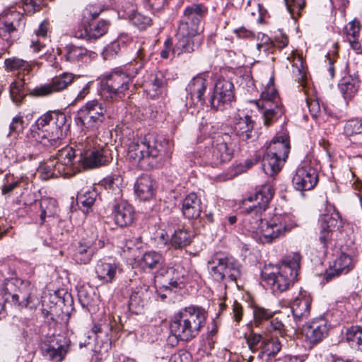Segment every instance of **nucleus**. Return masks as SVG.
Wrapping results in <instances>:
<instances>
[{
    "mask_svg": "<svg viewBox=\"0 0 362 362\" xmlns=\"http://www.w3.org/2000/svg\"><path fill=\"white\" fill-rule=\"evenodd\" d=\"M274 194V188L270 182L257 189L254 199L257 205L250 207L244 219V226L251 233L257 242L269 244L283 237L287 232L298 226L294 218L289 214L275 215L269 221L262 217V211H265Z\"/></svg>",
    "mask_w": 362,
    "mask_h": 362,
    "instance_id": "obj_1",
    "label": "nucleus"
},
{
    "mask_svg": "<svg viewBox=\"0 0 362 362\" xmlns=\"http://www.w3.org/2000/svg\"><path fill=\"white\" fill-rule=\"evenodd\" d=\"M74 152V161L77 164L76 173L80 167L92 169L107 164L112 160L111 151L106 145L98 144L94 133L81 132L74 139L70 147Z\"/></svg>",
    "mask_w": 362,
    "mask_h": 362,
    "instance_id": "obj_2",
    "label": "nucleus"
},
{
    "mask_svg": "<svg viewBox=\"0 0 362 362\" xmlns=\"http://www.w3.org/2000/svg\"><path fill=\"white\" fill-rule=\"evenodd\" d=\"M68 127L64 113L49 111L40 117L32 126L31 139L38 146L56 148L64 137Z\"/></svg>",
    "mask_w": 362,
    "mask_h": 362,
    "instance_id": "obj_3",
    "label": "nucleus"
},
{
    "mask_svg": "<svg viewBox=\"0 0 362 362\" xmlns=\"http://www.w3.org/2000/svg\"><path fill=\"white\" fill-rule=\"evenodd\" d=\"M168 147V144L164 139L145 138L144 141L129 144L127 157L134 165L148 170L170 158L171 152Z\"/></svg>",
    "mask_w": 362,
    "mask_h": 362,
    "instance_id": "obj_4",
    "label": "nucleus"
},
{
    "mask_svg": "<svg viewBox=\"0 0 362 362\" xmlns=\"http://www.w3.org/2000/svg\"><path fill=\"white\" fill-rule=\"evenodd\" d=\"M206 312L200 306L190 305L175 314L170 325V332L176 339L188 341L195 338L204 327Z\"/></svg>",
    "mask_w": 362,
    "mask_h": 362,
    "instance_id": "obj_5",
    "label": "nucleus"
},
{
    "mask_svg": "<svg viewBox=\"0 0 362 362\" xmlns=\"http://www.w3.org/2000/svg\"><path fill=\"white\" fill-rule=\"evenodd\" d=\"M300 260L301 256L298 252L288 255L285 257L280 266H266L262 271V278L274 292H284L296 279Z\"/></svg>",
    "mask_w": 362,
    "mask_h": 362,
    "instance_id": "obj_6",
    "label": "nucleus"
},
{
    "mask_svg": "<svg viewBox=\"0 0 362 362\" xmlns=\"http://www.w3.org/2000/svg\"><path fill=\"white\" fill-rule=\"evenodd\" d=\"M142 66V63H140L134 71H132L129 68L127 71L117 69L106 74L101 90L102 97L107 100H117L124 98L133 82V78Z\"/></svg>",
    "mask_w": 362,
    "mask_h": 362,
    "instance_id": "obj_7",
    "label": "nucleus"
},
{
    "mask_svg": "<svg viewBox=\"0 0 362 362\" xmlns=\"http://www.w3.org/2000/svg\"><path fill=\"white\" fill-rule=\"evenodd\" d=\"M290 151L288 138L281 135L275 136L267 147L262 158V170L269 176L278 173L282 168Z\"/></svg>",
    "mask_w": 362,
    "mask_h": 362,
    "instance_id": "obj_8",
    "label": "nucleus"
},
{
    "mask_svg": "<svg viewBox=\"0 0 362 362\" xmlns=\"http://www.w3.org/2000/svg\"><path fill=\"white\" fill-rule=\"evenodd\" d=\"M233 151L232 136L223 133L214 138L211 146L206 147L200 156L205 164L214 167L230 160Z\"/></svg>",
    "mask_w": 362,
    "mask_h": 362,
    "instance_id": "obj_9",
    "label": "nucleus"
},
{
    "mask_svg": "<svg viewBox=\"0 0 362 362\" xmlns=\"http://www.w3.org/2000/svg\"><path fill=\"white\" fill-rule=\"evenodd\" d=\"M262 115L264 124L270 126L281 117L284 112V107L274 86V79L270 78L269 83L261 94V98L256 102Z\"/></svg>",
    "mask_w": 362,
    "mask_h": 362,
    "instance_id": "obj_10",
    "label": "nucleus"
},
{
    "mask_svg": "<svg viewBox=\"0 0 362 362\" xmlns=\"http://www.w3.org/2000/svg\"><path fill=\"white\" fill-rule=\"evenodd\" d=\"M55 163L49 162L40 167L43 179L62 176L71 177L76 174L77 164L74 161V152L71 148H64L59 151Z\"/></svg>",
    "mask_w": 362,
    "mask_h": 362,
    "instance_id": "obj_11",
    "label": "nucleus"
},
{
    "mask_svg": "<svg viewBox=\"0 0 362 362\" xmlns=\"http://www.w3.org/2000/svg\"><path fill=\"white\" fill-rule=\"evenodd\" d=\"M107 107L103 103L97 100L88 101L78 111L76 118L83 127L81 132L94 133L96 136V131L104 122Z\"/></svg>",
    "mask_w": 362,
    "mask_h": 362,
    "instance_id": "obj_12",
    "label": "nucleus"
},
{
    "mask_svg": "<svg viewBox=\"0 0 362 362\" xmlns=\"http://www.w3.org/2000/svg\"><path fill=\"white\" fill-rule=\"evenodd\" d=\"M207 11V8L202 4H193L187 6L180 20L177 33L200 35L203 31L202 21Z\"/></svg>",
    "mask_w": 362,
    "mask_h": 362,
    "instance_id": "obj_13",
    "label": "nucleus"
},
{
    "mask_svg": "<svg viewBox=\"0 0 362 362\" xmlns=\"http://www.w3.org/2000/svg\"><path fill=\"white\" fill-rule=\"evenodd\" d=\"M210 274L214 280L221 281L224 279L236 281L240 276V265L232 257L218 256L208 262Z\"/></svg>",
    "mask_w": 362,
    "mask_h": 362,
    "instance_id": "obj_14",
    "label": "nucleus"
},
{
    "mask_svg": "<svg viewBox=\"0 0 362 362\" xmlns=\"http://www.w3.org/2000/svg\"><path fill=\"white\" fill-rule=\"evenodd\" d=\"M25 25V18L20 13L11 11L0 16V38L6 42L2 49L8 48L18 38Z\"/></svg>",
    "mask_w": 362,
    "mask_h": 362,
    "instance_id": "obj_15",
    "label": "nucleus"
},
{
    "mask_svg": "<svg viewBox=\"0 0 362 362\" xmlns=\"http://www.w3.org/2000/svg\"><path fill=\"white\" fill-rule=\"evenodd\" d=\"M234 98V86L233 83L225 78H218L210 100L211 107L216 110H223Z\"/></svg>",
    "mask_w": 362,
    "mask_h": 362,
    "instance_id": "obj_16",
    "label": "nucleus"
},
{
    "mask_svg": "<svg viewBox=\"0 0 362 362\" xmlns=\"http://www.w3.org/2000/svg\"><path fill=\"white\" fill-rule=\"evenodd\" d=\"M74 78L71 73L64 72L54 77L49 83L28 90L32 96L46 97L66 89L74 81Z\"/></svg>",
    "mask_w": 362,
    "mask_h": 362,
    "instance_id": "obj_17",
    "label": "nucleus"
},
{
    "mask_svg": "<svg viewBox=\"0 0 362 362\" xmlns=\"http://www.w3.org/2000/svg\"><path fill=\"white\" fill-rule=\"evenodd\" d=\"M318 182L317 170L309 164L304 163L296 170L292 179L294 188L298 191L313 189Z\"/></svg>",
    "mask_w": 362,
    "mask_h": 362,
    "instance_id": "obj_18",
    "label": "nucleus"
},
{
    "mask_svg": "<svg viewBox=\"0 0 362 362\" xmlns=\"http://www.w3.org/2000/svg\"><path fill=\"white\" fill-rule=\"evenodd\" d=\"M329 328L325 318H314L303 325L302 333L310 344L315 345L327 336Z\"/></svg>",
    "mask_w": 362,
    "mask_h": 362,
    "instance_id": "obj_19",
    "label": "nucleus"
},
{
    "mask_svg": "<svg viewBox=\"0 0 362 362\" xmlns=\"http://www.w3.org/2000/svg\"><path fill=\"white\" fill-rule=\"evenodd\" d=\"M341 219L337 212L322 214L319 219L318 236L324 248L331 243L333 233L341 226Z\"/></svg>",
    "mask_w": 362,
    "mask_h": 362,
    "instance_id": "obj_20",
    "label": "nucleus"
},
{
    "mask_svg": "<svg viewBox=\"0 0 362 362\" xmlns=\"http://www.w3.org/2000/svg\"><path fill=\"white\" fill-rule=\"evenodd\" d=\"M111 216L117 226L123 228L133 223L134 209L127 201L115 198L111 204Z\"/></svg>",
    "mask_w": 362,
    "mask_h": 362,
    "instance_id": "obj_21",
    "label": "nucleus"
},
{
    "mask_svg": "<svg viewBox=\"0 0 362 362\" xmlns=\"http://www.w3.org/2000/svg\"><path fill=\"white\" fill-rule=\"evenodd\" d=\"M71 341L65 336L58 335L54 337L49 344L42 346L43 355L54 362L62 361L68 353Z\"/></svg>",
    "mask_w": 362,
    "mask_h": 362,
    "instance_id": "obj_22",
    "label": "nucleus"
},
{
    "mask_svg": "<svg viewBox=\"0 0 362 362\" xmlns=\"http://www.w3.org/2000/svg\"><path fill=\"white\" fill-rule=\"evenodd\" d=\"M255 122L251 116L244 113H237L233 117V130L236 136L243 141H254L256 132L254 129Z\"/></svg>",
    "mask_w": 362,
    "mask_h": 362,
    "instance_id": "obj_23",
    "label": "nucleus"
},
{
    "mask_svg": "<svg viewBox=\"0 0 362 362\" xmlns=\"http://www.w3.org/2000/svg\"><path fill=\"white\" fill-rule=\"evenodd\" d=\"M312 298L305 291H300L291 305V312L296 323L307 320L310 315Z\"/></svg>",
    "mask_w": 362,
    "mask_h": 362,
    "instance_id": "obj_24",
    "label": "nucleus"
},
{
    "mask_svg": "<svg viewBox=\"0 0 362 362\" xmlns=\"http://www.w3.org/2000/svg\"><path fill=\"white\" fill-rule=\"evenodd\" d=\"M15 149L6 148L4 153L9 160H17L18 159H35L40 154L41 150L33 148V144L25 141H18L15 143Z\"/></svg>",
    "mask_w": 362,
    "mask_h": 362,
    "instance_id": "obj_25",
    "label": "nucleus"
},
{
    "mask_svg": "<svg viewBox=\"0 0 362 362\" xmlns=\"http://www.w3.org/2000/svg\"><path fill=\"white\" fill-rule=\"evenodd\" d=\"M177 42L173 49V54L180 55L182 53H192L199 49L202 38L199 34H176Z\"/></svg>",
    "mask_w": 362,
    "mask_h": 362,
    "instance_id": "obj_26",
    "label": "nucleus"
},
{
    "mask_svg": "<svg viewBox=\"0 0 362 362\" xmlns=\"http://www.w3.org/2000/svg\"><path fill=\"white\" fill-rule=\"evenodd\" d=\"M166 83L165 74L160 71H155L148 74L144 81V86L147 94L155 98L163 93Z\"/></svg>",
    "mask_w": 362,
    "mask_h": 362,
    "instance_id": "obj_27",
    "label": "nucleus"
},
{
    "mask_svg": "<svg viewBox=\"0 0 362 362\" xmlns=\"http://www.w3.org/2000/svg\"><path fill=\"white\" fill-rule=\"evenodd\" d=\"M95 271L97 277L104 283H112L119 271L118 265L111 259H102L98 261Z\"/></svg>",
    "mask_w": 362,
    "mask_h": 362,
    "instance_id": "obj_28",
    "label": "nucleus"
},
{
    "mask_svg": "<svg viewBox=\"0 0 362 362\" xmlns=\"http://www.w3.org/2000/svg\"><path fill=\"white\" fill-rule=\"evenodd\" d=\"M353 268L352 258L344 253H341L333 262V264L327 269L325 273L326 280L347 274Z\"/></svg>",
    "mask_w": 362,
    "mask_h": 362,
    "instance_id": "obj_29",
    "label": "nucleus"
},
{
    "mask_svg": "<svg viewBox=\"0 0 362 362\" xmlns=\"http://www.w3.org/2000/svg\"><path fill=\"white\" fill-rule=\"evenodd\" d=\"M209 84L208 74H199L192 78L189 82L186 90L192 99L204 103V95Z\"/></svg>",
    "mask_w": 362,
    "mask_h": 362,
    "instance_id": "obj_30",
    "label": "nucleus"
},
{
    "mask_svg": "<svg viewBox=\"0 0 362 362\" xmlns=\"http://www.w3.org/2000/svg\"><path fill=\"white\" fill-rule=\"evenodd\" d=\"M281 349V341L277 338L265 339L259 345L258 357L262 362H274Z\"/></svg>",
    "mask_w": 362,
    "mask_h": 362,
    "instance_id": "obj_31",
    "label": "nucleus"
},
{
    "mask_svg": "<svg viewBox=\"0 0 362 362\" xmlns=\"http://www.w3.org/2000/svg\"><path fill=\"white\" fill-rule=\"evenodd\" d=\"M25 286H28V281L20 279H10L3 283L1 291L4 295L8 296L5 297V300H8V296H11L12 301L16 304L20 302L19 293L24 291Z\"/></svg>",
    "mask_w": 362,
    "mask_h": 362,
    "instance_id": "obj_32",
    "label": "nucleus"
},
{
    "mask_svg": "<svg viewBox=\"0 0 362 362\" xmlns=\"http://www.w3.org/2000/svg\"><path fill=\"white\" fill-rule=\"evenodd\" d=\"M155 182L151 177L144 175L137 178L134 185L136 195L141 200H149L154 196Z\"/></svg>",
    "mask_w": 362,
    "mask_h": 362,
    "instance_id": "obj_33",
    "label": "nucleus"
},
{
    "mask_svg": "<svg viewBox=\"0 0 362 362\" xmlns=\"http://www.w3.org/2000/svg\"><path fill=\"white\" fill-rule=\"evenodd\" d=\"M19 72L16 79L10 86V95L12 100L18 104L25 97L27 94L26 86L30 83L31 79L30 75L23 76Z\"/></svg>",
    "mask_w": 362,
    "mask_h": 362,
    "instance_id": "obj_34",
    "label": "nucleus"
},
{
    "mask_svg": "<svg viewBox=\"0 0 362 362\" xmlns=\"http://www.w3.org/2000/svg\"><path fill=\"white\" fill-rule=\"evenodd\" d=\"M182 211L183 215L189 218H197L202 211L200 198L194 193H190L182 201Z\"/></svg>",
    "mask_w": 362,
    "mask_h": 362,
    "instance_id": "obj_35",
    "label": "nucleus"
},
{
    "mask_svg": "<svg viewBox=\"0 0 362 362\" xmlns=\"http://www.w3.org/2000/svg\"><path fill=\"white\" fill-rule=\"evenodd\" d=\"M150 293L148 288H136L129 297V310L136 314L141 313L144 305L147 303Z\"/></svg>",
    "mask_w": 362,
    "mask_h": 362,
    "instance_id": "obj_36",
    "label": "nucleus"
},
{
    "mask_svg": "<svg viewBox=\"0 0 362 362\" xmlns=\"http://www.w3.org/2000/svg\"><path fill=\"white\" fill-rule=\"evenodd\" d=\"M359 78L357 76H344L339 83V88L345 100L352 98L358 92Z\"/></svg>",
    "mask_w": 362,
    "mask_h": 362,
    "instance_id": "obj_37",
    "label": "nucleus"
},
{
    "mask_svg": "<svg viewBox=\"0 0 362 362\" xmlns=\"http://www.w3.org/2000/svg\"><path fill=\"white\" fill-rule=\"evenodd\" d=\"M344 30L346 40L349 41L351 47L356 52H359L361 50V44L358 41L361 30L359 21L354 19L350 21L348 25H346Z\"/></svg>",
    "mask_w": 362,
    "mask_h": 362,
    "instance_id": "obj_38",
    "label": "nucleus"
},
{
    "mask_svg": "<svg viewBox=\"0 0 362 362\" xmlns=\"http://www.w3.org/2000/svg\"><path fill=\"white\" fill-rule=\"evenodd\" d=\"M164 263V258L160 253L156 251L145 252L139 260V265L144 269H156L162 267Z\"/></svg>",
    "mask_w": 362,
    "mask_h": 362,
    "instance_id": "obj_39",
    "label": "nucleus"
},
{
    "mask_svg": "<svg viewBox=\"0 0 362 362\" xmlns=\"http://www.w3.org/2000/svg\"><path fill=\"white\" fill-rule=\"evenodd\" d=\"M21 293H19L18 305L30 308H35L40 303V299L37 295V289L28 282V286H25Z\"/></svg>",
    "mask_w": 362,
    "mask_h": 362,
    "instance_id": "obj_40",
    "label": "nucleus"
},
{
    "mask_svg": "<svg viewBox=\"0 0 362 362\" xmlns=\"http://www.w3.org/2000/svg\"><path fill=\"white\" fill-rule=\"evenodd\" d=\"M192 235L189 231L185 228L175 230L171 235L170 245L174 249H182L190 244Z\"/></svg>",
    "mask_w": 362,
    "mask_h": 362,
    "instance_id": "obj_41",
    "label": "nucleus"
},
{
    "mask_svg": "<svg viewBox=\"0 0 362 362\" xmlns=\"http://www.w3.org/2000/svg\"><path fill=\"white\" fill-rule=\"evenodd\" d=\"M98 196L97 192L89 187L83 189L78 193L76 202L83 211H88L94 204Z\"/></svg>",
    "mask_w": 362,
    "mask_h": 362,
    "instance_id": "obj_42",
    "label": "nucleus"
},
{
    "mask_svg": "<svg viewBox=\"0 0 362 362\" xmlns=\"http://www.w3.org/2000/svg\"><path fill=\"white\" fill-rule=\"evenodd\" d=\"M94 255V249L89 243H79L76 247L74 259L78 264H88Z\"/></svg>",
    "mask_w": 362,
    "mask_h": 362,
    "instance_id": "obj_43",
    "label": "nucleus"
},
{
    "mask_svg": "<svg viewBox=\"0 0 362 362\" xmlns=\"http://www.w3.org/2000/svg\"><path fill=\"white\" fill-rule=\"evenodd\" d=\"M346 338L352 347L362 351V327L355 325L348 328Z\"/></svg>",
    "mask_w": 362,
    "mask_h": 362,
    "instance_id": "obj_44",
    "label": "nucleus"
},
{
    "mask_svg": "<svg viewBox=\"0 0 362 362\" xmlns=\"http://www.w3.org/2000/svg\"><path fill=\"white\" fill-rule=\"evenodd\" d=\"M122 178L118 175L109 176L103 181V185L108 193L115 195V198L121 199Z\"/></svg>",
    "mask_w": 362,
    "mask_h": 362,
    "instance_id": "obj_45",
    "label": "nucleus"
},
{
    "mask_svg": "<svg viewBox=\"0 0 362 362\" xmlns=\"http://www.w3.org/2000/svg\"><path fill=\"white\" fill-rule=\"evenodd\" d=\"M292 73L296 78L303 86L307 75L303 60L301 56H294L292 60Z\"/></svg>",
    "mask_w": 362,
    "mask_h": 362,
    "instance_id": "obj_46",
    "label": "nucleus"
},
{
    "mask_svg": "<svg viewBox=\"0 0 362 362\" xmlns=\"http://www.w3.org/2000/svg\"><path fill=\"white\" fill-rule=\"evenodd\" d=\"M108 28V21H99L98 23L90 25L88 30H85L86 37L88 39H98L107 33Z\"/></svg>",
    "mask_w": 362,
    "mask_h": 362,
    "instance_id": "obj_47",
    "label": "nucleus"
},
{
    "mask_svg": "<svg viewBox=\"0 0 362 362\" xmlns=\"http://www.w3.org/2000/svg\"><path fill=\"white\" fill-rule=\"evenodd\" d=\"M66 61L74 63L83 60L87 56V49L83 47L69 45L65 47Z\"/></svg>",
    "mask_w": 362,
    "mask_h": 362,
    "instance_id": "obj_48",
    "label": "nucleus"
},
{
    "mask_svg": "<svg viewBox=\"0 0 362 362\" xmlns=\"http://www.w3.org/2000/svg\"><path fill=\"white\" fill-rule=\"evenodd\" d=\"M5 65L9 70L21 69L22 76L29 75L32 69L31 64L28 62L18 58L6 59Z\"/></svg>",
    "mask_w": 362,
    "mask_h": 362,
    "instance_id": "obj_49",
    "label": "nucleus"
},
{
    "mask_svg": "<svg viewBox=\"0 0 362 362\" xmlns=\"http://www.w3.org/2000/svg\"><path fill=\"white\" fill-rule=\"evenodd\" d=\"M344 134L346 136L362 134V120L358 118L347 120L344 126Z\"/></svg>",
    "mask_w": 362,
    "mask_h": 362,
    "instance_id": "obj_50",
    "label": "nucleus"
},
{
    "mask_svg": "<svg viewBox=\"0 0 362 362\" xmlns=\"http://www.w3.org/2000/svg\"><path fill=\"white\" fill-rule=\"evenodd\" d=\"M55 200L45 199L40 202L41 213L40 216V224H43L46 217H51L55 213Z\"/></svg>",
    "mask_w": 362,
    "mask_h": 362,
    "instance_id": "obj_51",
    "label": "nucleus"
},
{
    "mask_svg": "<svg viewBox=\"0 0 362 362\" xmlns=\"http://www.w3.org/2000/svg\"><path fill=\"white\" fill-rule=\"evenodd\" d=\"M275 311H272L263 307L256 306L253 309L254 320L257 325L265 320L272 318Z\"/></svg>",
    "mask_w": 362,
    "mask_h": 362,
    "instance_id": "obj_52",
    "label": "nucleus"
},
{
    "mask_svg": "<svg viewBox=\"0 0 362 362\" xmlns=\"http://www.w3.org/2000/svg\"><path fill=\"white\" fill-rule=\"evenodd\" d=\"M46 6L44 0H23V7L24 11L30 15L38 12Z\"/></svg>",
    "mask_w": 362,
    "mask_h": 362,
    "instance_id": "obj_53",
    "label": "nucleus"
},
{
    "mask_svg": "<svg viewBox=\"0 0 362 362\" xmlns=\"http://www.w3.org/2000/svg\"><path fill=\"white\" fill-rule=\"evenodd\" d=\"M288 12L293 18L300 15V11L305 6V0H285Z\"/></svg>",
    "mask_w": 362,
    "mask_h": 362,
    "instance_id": "obj_54",
    "label": "nucleus"
},
{
    "mask_svg": "<svg viewBox=\"0 0 362 362\" xmlns=\"http://www.w3.org/2000/svg\"><path fill=\"white\" fill-rule=\"evenodd\" d=\"M174 277L170 281L169 284L174 288L180 287L182 284L187 275L185 269L180 265L173 268Z\"/></svg>",
    "mask_w": 362,
    "mask_h": 362,
    "instance_id": "obj_55",
    "label": "nucleus"
},
{
    "mask_svg": "<svg viewBox=\"0 0 362 362\" xmlns=\"http://www.w3.org/2000/svg\"><path fill=\"white\" fill-rule=\"evenodd\" d=\"M130 21L139 29H144L151 24V19L141 13L135 12L131 15Z\"/></svg>",
    "mask_w": 362,
    "mask_h": 362,
    "instance_id": "obj_56",
    "label": "nucleus"
},
{
    "mask_svg": "<svg viewBox=\"0 0 362 362\" xmlns=\"http://www.w3.org/2000/svg\"><path fill=\"white\" fill-rule=\"evenodd\" d=\"M267 329L268 332H274L281 337L284 336L285 333L284 325L278 318L272 319Z\"/></svg>",
    "mask_w": 362,
    "mask_h": 362,
    "instance_id": "obj_57",
    "label": "nucleus"
},
{
    "mask_svg": "<svg viewBox=\"0 0 362 362\" xmlns=\"http://www.w3.org/2000/svg\"><path fill=\"white\" fill-rule=\"evenodd\" d=\"M263 340L261 334L252 332L247 337V343L252 352L259 350V345Z\"/></svg>",
    "mask_w": 362,
    "mask_h": 362,
    "instance_id": "obj_58",
    "label": "nucleus"
},
{
    "mask_svg": "<svg viewBox=\"0 0 362 362\" xmlns=\"http://www.w3.org/2000/svg\"><path fill=\"white\" fill-rule=\"evenodd\" d=\"M23 128L24 120L23 117L21 115H17L13 118L12 122L9 126V134H11L12 132H20L23 129Z\"/></svg>",
    "mask_w": 362,
    "mask_h": 362,
    "instance_id": "obj_59",
    "label": "nucleus"
},
{
    "mask_svg": "<svg viewBox=\"0 0 362 362\" xmlns=\"http://www.w3.org/2000/svg\"><path fill=\"white\" fill-rule=\"evenodd\" d=\"M169 362H191L190 354L186 351H181L173 355Z\"/></svg>",
    "mask_w": 362,
    "mask_h": 362,
    "instance_id": "obj_60",
    "label": "nucleus"
},
{
    "mask_svg": "<svg viewBox=\"0 0 362 362\" xmlns=\"http://www.w3.org/2000/svg\"><path fill=\"white\" fill-rule=\"evenodd\" d=\"M306 103L312 116L317 117L320 112V107L318 101L316 100H309L307 98Z\"/></svg>",
    "mask_w": 362,
    "mask_h": 362,
    "instance_id": "obj_61",
    "label": "nucleus"
},
{
    "mask_svg": "<svg viewBox=\"0 0 362 362\" xmlns=\"http://www.w3.org/2000/svg\"><path fill=\"white\" fill-rule=\"evenodd\" d=\"M49 21L47 20L43 21L39 25L37 30H36V37H45L49 30Z\"/></svg>",
    "mask_w": 362,
    "mask_h": 362,
    "instance_id": "obj_62",
    "label": "nucleus"
},
{
    "mask_svg": "<svg viewBox=\"0 0 362 362\" xmlns=\"http://www.w3.org/2000/svg\"><path fill=\"white\" fill-rule=\"evenodd\" d=\"M166 1L167 0H144V4H146L150 8L156 11L163 8L166 4Z\"/></svg>",
    "mask_w": 362,
    "mask_h": 362,
    "instance_id": "obj_63",
    "label": "nucleus"
},
{
    "mask_svg": "<svg viewBox=\"0 0 362 362\" xmlns=\"http://www.w3.org/2000/svg\"><path fill=\"white\" fill-rule=\"evenodd\" d=\"M243 310L242 305L237 301H235L233 305V317L235 321L239 322L243 317Z\"/></svg>",
    "mask_w": 362,
    "mask_h": 362,
    "instance_id": "obj_64",
    "label": "nucleus"
}]
</instances>
